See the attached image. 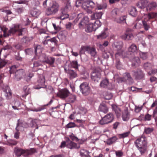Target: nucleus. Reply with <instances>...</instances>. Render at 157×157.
Masks as SVG:
<instances>
[{"mask_svg":"<svg viewBox=\"0 0 157 157\" xmlns=\"http://www.w3.org/2000/svg\"><path fill=\"white\" fill-rule=\"evenodd\" d=\"M25 75L24 71L22 69L17 70L15 73V78L17 80H20Z\"/></svg>","mask_w":157,"mask_h":157,"instance_id":"6ab92c4d","label":"nucleus"},{"mask_svg":"<svg viewBox=\"0 0 157 157\" xmlns=\"http://www.w3.org/2000/svg\"><path fill=\"white\" fill-rule=\"evenodd\" d=\"M19 126V123H17V126L16 128V129L17 131V132L15 133L14 135V137L16 139H18L19 138V132H18L19 129H17V127Z\"/></svg>","mask_w":157,"mask_h":157,"instance_id":"8fccbe9b","label":"nucleus"},{"mask_svg":"<svg viewBox=\"0 0 157 157\" xmlns=\"http://www.w3.org/2000/svg\"><path fill=\"white\" fill-rule=\"evenodd\" d=\"M25 30V28L20 29L19 25H15L13 27H12L10 29L8 33H6L5 30H4L3 31V35L4 37H6L7 36H9L10 35L13 34L16 32H17L18 33V36H21L22 35V32L23 31V30Z\"/></svg>","mask_w":157,"mask_h":157,"instance_id":"39448f33","label":"nucleus"},{"mask_svg":"<svg viewBox=\"0 0 157 157\" xmlns=\"http://www.w3.org/2000/svg\"><path fill=\"white\" fill-rule=\"evenodd\" d=\"M41 64L39 61H36L34 62L33 63V67H37L40 66Z\"/></svg>","mask_w":157,"mask_h":157,"instance_id":"680f3d73","label":"nucleus"},{"mask_svg":"<svg viewBox=\"0 0 157 157\" xmlns=\"http://www.w3.org/2000/svg\"><path fill=\"white\" fill-rule=\"evenodd\" d=\"M125 77V78H126L128 80H129L130 81H131L132 80V78L130 74L129 73H126Z\"/></svg>","mask_w":157,"mask_h":157,"instance_id":"052dcab7","label":"nucleus"},{"mask_svg":"<svg viewBox=\"0 0 157 157\" xmlns=\"http://www.w3.org/2000/svg\"><path fill=\"white\" fill-rule=\"evenodd\" d=\"M113 110L115 111L117 117H119L121 115V109L116 105L112 106Z\"/></svg>","mask_w":157,"mask_h":157,"instance_id":"393cba45","label":"nucleus"},{"mask_svg":"<svg viewBox=\"0 0 157 157\" xmlns=\"http://www.w3.org/2000/svg\"><path fill=\"white\" fill-rule=\"evenodd\" d=\"M4 91L6 93V96L8 98H10L11 96V92L9 87L8 86H6L4 88Z\"/></svg>","mask_w":157,"mask_h":157,"instance_id":"473e14b6","label":"nucleus"},{"mask_svg":"<svg viewBox=\"0 0 157 157\" xmlns=\"http://www.w3.org/2000/svg\"><path fill=\"white\" fill-rule=\"evenodd\" d=\"M140 24H138L137 23H136L135 24L133 28L134 29H139L140 28Z\"/></svg>","mask_w":157,"mask_h":157,"instance_id":"774afa93","label":"nucleus"},{"mask_svg":"<svg viewBox=\"0 0 157 157\" xmlns=\"http://www.w3.org/2000/svg\"><path fill=\"white\" fill-rule=\"evenodd\" d=\"M14 152L17 156L20 157L21 155H24L25 156V150L23 149L20 148L15 147L14 149Z\"/></svg>","mask_w":157,"mask_h":157,"instance_id":"a211bd4d","label":"nucleus"},{"mask_svg":"<svg viewBox=\"0 0 157 157\" xmlns=\"http://www.w3.org/2000/svg\"><path fill=\"white\" fill-rule=\"evenodd\" d=\"M59 5L55 1H52L50 6L46 10L45 14L47 16L54 15L57 13L59 10Z\"/></svg>","mask_w":157,"mask_h":157,"instance_id":"7ed1b4c3","label":"nucleus"},{"mask_svg":"<svg viewBox=\"0 0 157 157\" xmlns=\"http://www.w3.org/2000/svg\"><path fill=\"white\" fill-rule=\"evenodd\" d=\"M108 36V35L105 31L102 32L100 34L97 35L98 39H103L106 38Z\"/></svg>","mask_w":157,"mask_h":157,"instance_id":"e433bc0d","label":"nucleus"},{"mask_svg":"<svg viewBox=\"0 0 157 157\" xmlns=\"http://www.w3.org/2000/svg\"><path fill=\"white\" fill-rule=\"evenodd\" d=\"M107 6L106 4L103 5H100L97 6V8L95 9L96 10H103L106 8Z\"/></svg>","mask_w":157,"mask_h":157,"instance_id":"09e8293b","label":"nucleus"},{"mask_svg":"<svg viewBox=\"0 0 157 157\" xmlns=\"http://www.w3.org/2000/svg\"><path fill=\"white\" fill-rule=\"evenodd\" d=\"M95 6V4L92 1L87 0L85 1L82 5V7L85 10H90L94 8Z\"/></svg>","mask_w":157,"mask_h":157,"instance_id":"ddd939ff","label":"nucleus"},{"mask_svg":"<svg viewBox=\"0 0 157 157\" xmlns=\"http://www.w3.org/2000/svg\"><path fill=\"white\" fill-rule=\"evenodd\" d=\"M126 17L125 16H124L120 17L119 18L116 19L117 22L118 23H121L125 21Z\"/></svg>","mask_w":157,"mask_h":157,"instance_id":"49530a36","label":"nucleus"},{"mask_svg":"<svg viewBox=\"0 0 157 157\" xmlns=\"http://www.w3.org/2000/svg\"><path fill=\"white\" fill-rule=\"evenodd\" d=\"M76 96L74 95L71 94L68 96L67 99V101L70 103L74 102L76 100Z\"/></svg>","mask_w":157,"mask_h":157,"instance_id":"c756f323","label":"nucleus"},{"mask_svg":"<svg viewBox=\"0 0 157 157\" xmlns=\"http://www.w3.org/2000/svg\"><path fill=\"white\" fill-rule=\"evenodd\" d=\"M114 117L113 114L111 113H109L105 116L99 121V123L101 125L108 124L112 122L113 120Z\"/></svg>","mask_w":157,"mask_h":157,"instance_id":"1a4fd4ad","label":"nucleus"},{"mask_svg":"<svg viewBox=\"0 0 157 157\" xmlns=\"http://www.w3.org/2000/svg\"><path fill=\"white\" fill-rule=\"evenodd\" d=\"M67 142L65 141H63L62 142L60 145L59 146V147L60 148H62L64 147L65 146L66 147Z\"/></svg>","mask_w":157,"mask_h":157,"instance_id":"0e129e2a","label":"nucleus"},{"mask_svg":"<svg viewBox=\"0 0 157 157\" xmlns=\"http://www.w3.org/2000/svg\"><path fill=\"white\" fill-rule=\"evenodd\" d=\"M38 87H36V89H39L40 88H45L46 87L45 85V79L43 75L40 76V78L37 81Z\"/></svg>","mask_w":157,"mask_h":157,"instance_id":"2eb2a0df","label":"nucleus"},{"mask_svg":"<svg viewBox=\"0 0 157 157\" xmlns=\"http://www.w3.org/2000/svg\"><path fill=\"white\" fill-rule=\"evenodd\" d=\"M101 25V24L100 21L98 20H97L95 21L94 24L90 23L87 25L85 29V31L87 33L91 32L94 30L95 31Z\"/></svg>","mask_w":157,"mask_h":157,"instance_id":"0eeeda50","label":"nucleus"},{"mask_svg":"<svg viewBox=\"0 0 157 157\" xmlns=\"http://www.w3.org/2000/svg\"><path fill=\"white\" fill-rule=\"evenodd\" d=\"M70 93L67 89L64 88L59 90L57 93V95L60 98L65 99L69 96Z\"/></svg>","mask_w":157,"mask_h":157,"instance_id":"9b49d317","label":"nucleus"},{"mask_svg":"<svg viewBox=\"0 0 157 157\" xmlns=\"http://www.w3.org/2000/svg\"><path fill=\"white\" fill-rule=\"evenodd\" d=\"M117 139V138L116 136H113L107 140L106 144L109 145H111L115 143Z\"/></svg>","mask_w":157,"mask_h":157,"instance_id":"72a5a7b5","label":"nucleus"},{"mask_svg":"<svg viewBox=\"0 0 157 157\" xmlns=\"http://www.w3.org/2000/svg\"><path fill=\"white\" fill-rule=\"evenodd\" d=\"M136 147L141 155L144 154L147 149V143L146 139L143 136L138 138L134 142Z\"/></svg>","mask_w":157,"mask_h":157,"instance_id":"f257e3e1","label":"nucleus"},{"mask_svg":"<svg viewBox=\"0 0 157 157\" xmlns=\"http://www.w3.org/2000/svg\"><path fill=\"white\" fill-rule=\"evenodd\" d=\"M98 110L99 111L105 113L108 112V109L106 105L105 104H102L100 105Z\"/></svg>","mask_w":157,"mask_h":157,"instance_id":"a878e982","label":"nucleus"},{"mask_svg":"<svg viewBox=\"0 0 157 157\" xmlns=\"http://www.w3.org/2000/svg\"><path fill=\"white\" fill-rule=\"evenodd\" d=\"M25 157L28 156L30 155H32L36 152V149L34 148H31L30 149L25 150Z\"/></svg>","mask_w":157,"mask_h":157,"instance_id":"c85d7f7f","label":"nucleus"},{"mask_svg":"<svg viewBox=\"0 0 157 157\" xmlns=\"http://www.w3.org/2000/svg\"><path fill=\"white\" fill-rule=\"evenodd\" d=\"M121 37L123 40H128L132 39L133 37V35L131 30L128 29L121 36Z\"/></svg>","mask_w":157,"mask_h":157,"instance_id":"f8f14e48","label":"nucleus"},{"mask_svg":"<svg viewBox=\"0 0 157 157\" xmlns=\"http://www.w3.org/2000/svg\"><path fill=\"white\" fill-rule=\"evenodd\" d=\"M101 75V74L99 71L95 70L92 73L91 78L94 82H98L100 78Z\"/></svg>","mask_w":157,"mask_h":157,"instance_id":"dca6fc26","label":"nucleus"},{"mask_svg":"<svg viewBox=\"0 0 157 157\" xmlns=\"http://www.w3.org/2000/svg\"><path fill=\"white\" fill-rule=\"evenodd\" d=\"M139 54L141 58L143 60L146 59L147 58V52H140Z\"/></svg>","mask_w":157,"mask_h":157,"instance_id":"79ce46f5","label":"nucleus"},{"mask_svg":"<svg viewBox=\"0 0 157 157\" xmlns=\"http://www.w3.org/2000/svg\"><path fill=\"white\" fill-rule=\"evenodd\" d=\"M154 130V128L152 127H145L144 130V133L146 134L151 133Z\"/></svg>","mask_w":157,"mask_h":157,"instance_id":"4c0bfd02","label":"nucleus"},{"mask_svg":"<svg viewBox=\"0 0 157 157\" xmlns=\"http://www.w3.org/2000/svg\"><path fill=\"white\" fill-rule=\"evenodd\" d=\"M16 67L15 65L13 66L10 67V74L13 73L15 72H16Z\"/></svg>","mask_w":157,"mask_h":157,"instance_id":"864d4df0","label":"nucleus"},{"mask_svg":"<svg viewBox=\"0 0 157 157\" xmlns=\"http://www.w3.org/2000/svg\"><path fill=\"white\" fill-rule=\"evenodd\" d=\"M115 154L117 157H121L123 155V152L121 151H116Z\"/></svg>","mask_w":157,"mask_h":157,"instance_id":"5fc2aeb1","label":"nucleus"},{"mask_svg":"<svg viewBox=\"0 0 157 157\" xmlns=\"http://www.w3.org/2000/svg\"><path fill=\"white\" fill-rule=\"evenodd\" d=\"M76 126L75 123L72 122H70L65 126V128H72L75 127Z\"/></svg>","mask_w":157,"mask_h":157,"instance_id":"de8ad7c7","label":"nucleus"},{"mask_svg":"<svg viewBox=\"0 0 157 157\" xmlns=\"http://www.w3.org/2000/svg\"><path fill=\"white\" fill-rule=\"evenodd\" d=\"M69 136L72 141L75 140L76 142H78L79 140L78 139L77 137L75 136L73 133H72Z\"/></svg>","mask_w":157,"mask_h":157,"instance_id":"3c124183","label":"nucleus"},{"mask_svg":"<svg viewBox=\"0 0 157 157\" xmlns=\"http://www.w3.org/2000/svg\"><path fill=\"white\" fill-rule=\"evenodd\" d=\"M89 22V18L87 17H84L81 20L78 25L80 28H83L85 26L88 25Z\"/></svg>","mask_w":157,"mask_h":157,"instance_id":"aec40b11","label":"nucleus"},{"mask_svg":"<svg viewBox=\"0 0 157 157\" xmlns=\"http://www.w3.org/2000/svg\"><path fill=\"white\" fill-rule=\"evenodd\" d=\"M78 62L76 61H73L70 62V63L68 65V67L70 68H74L76 69H78Z\"/></svg>","mask_w":157,"mask_h":157,"instance_id":"7c9ffc66","label":"nucleus"},{"mask_svg":"<svg viewBox=\"0 0 157 157\" xmlns=\"http://www.w3.org/2000/svg\"><path fill=\"white\" fill-rule=\"evenodd\" d=\"M128 50L130 54L132 55V58L131 59H132V66H139L140 63V60L138 57L135 56V54L137 52V46L135 44H132L129 47Z\"/></svg>","mask_w":157,"mask_h":157,"instance_id":"f03ea898","label":"nucleus"},{"mask_svg":"<svg viewBox=\"0 0 157 157\" xmlns=\"http://www.w3.org/2000/svg\"><path fill=\"white\" fill-rule=\"evenodd\" d=\"M71 8L70 4L67 3L65 6L62 7L60 9L59 16L58 17V18L62 20L68 18L69 15L67 13L68 10Z\"/></svg>","mask_w":157,"mask_h":157,"instance_id":"423d86ee","label":"nucleus"},{"mask_svg":"<svg viewBox=\"0 0 157 157\" xmlns=\"http://www.w3.org/2000/svg\"><path fill=\"white\" fill-rule=\"evenodd\" d=\"M142 23L144 30L146 31L148 30L150 28V25L147 24V21L144 20L142 21Z\"/></svg>","mask_w":157,"mask_h":157,"instance_id":"c03bdc74","label":"nucleus"},{"mask_svg":"<svg viewBox=\"0 0 157 157\" xmlns=\"http://www.w3.org/2000/svg\"><path fill=\"white\" fill-rule=\"evenodd\" d=\"M103 13L102 12H96L91 15V19L94 20L101 18Z\"/></svg>","mask_w":157,"mask_h":157,"instance_id":"b1692460","label":"nucleus"},{"mask_svg":"<svg viewBox=\"0 0 157 157\" xmlns=\"http://www.w3.org/2000/svg\"><path fill=\"white\" fill-rule=\"evenodd\" d=\"M66 147L68 148L72 149H78L80 147L79 145L71 141L70 139L68 138L66 140Z\"/></svg>","mask_w":157,"mask_h":157,"instance_id":"4468645a","label":"nucleus"},{"mask_svg":"<svg viewBox=\"0 0 157 157\" xmlns=\"http://www.w3.org/2000/svg\"><path fill=\"white\" fill-rule=\"evenodd\" d=\"M48 41H49L52 43H54L55 45L56 44L57 42V40L55 37H53L51 39L48 40Z\"/></svg>","mask_w":157,"mask_h":157,"instance_id":"bf43d9fd","label":"nucleus"},{"mask_svg":"<svg viewBox=\"0 0 157 157\" xmlns=\"http://www.w3.org/2000/svg\"><path fill=\"white\" fill-rule=\"evenodd\" d=\"M80 91L84 95H88L90 93V90L88 84L86 82H84L80 86Z\"/></svg>","mask_w":157,"mask_h":157,"instance_id":"9d476101","label":"nucleus"},{"mask_svg":"<svg viewBox=\"0 0 157 157\" xmlns=\"http://www.w3.org/2000/svg\"><path fill=\"white\" fill-rule=\"evenodd\" d=\"M152 66V65L151 63H145L144 65V67L147 71L150 70Z\"/></svg>","mask_w":157,"mask_h":157,"instance_id":"ea45409f","label":"nucleus"},{"mask_svg":"<svg viewBox=\"0 0 157 157\" xmlns=\"http://www.w3.org/2000/svg\"><path fill=\"white\" fill-rule=\"evenodd\" d=\"M130 14L133 17L136 16L137 14V12L136 8L134 7L131 8L129 11Z\"/></svg>","mask_w":157,"mask_h":157,"instance_id":"c9c22d12","label":"nucleus"},{"mask_svg":"<svg viewBox=\"0 0 157 157\" xmlns=\"http://www.w3.org/2000/svg\"><path fill=\"white\" fill-rule=\"evenodd\" d=\"M123 47V43L122 42L116 43L114 44L113 47L115 50L117 51L115 53L116 57L118 56H122L124 51L122 48Z\"/></svg>","mask_w":157,"mask_h":157,"instance_id":"6e6552de","label":"nucleus"},{"mask_svg":"<svg viewBox=\"0 0 157 157\" xmlns=\"http://www.w3.org/2000/svg\"><path fill=\"white\" fill-rule=\"evenodd\" d=\"M90 152L87 150L82 148L79 151L80 155L81 157H90Z\"/></svg>","mask_w":157,"mask_h":157,"instance_id":"4be33fe9","label":"nucleus"},{"mask_svg":"<svg viewBox=\"0 0 157 157\" xmlns=\"http://www.w3.org/2000/svg\"><path fill=\"white\" fill-rule=\"evenodd\" d=\"M130 132L129 131H128L125 132L120 134L119 135V138H121L126 137L130 134Z\"/></svg>","mask_w":157,"mask_h":157,"instance_id":"37998d69","label":"nucleus"},{"mask_svg":"<svg viewBox=\"0 0 157 157\" xmlns=\"http://www.w3.org/2000/svg\"><path fill=\"white\" fill-rule=\"evenodd\" d=\"M147 17L148 20L155 19L157 17V13L152 12L149 13L147 14Z\"/></svg>","mask_w":157,"mask_h":157,"instance_id":"f704fd0d","label":"nucleus"},{"mask_svg":"<svg viewBox=\"0 0 157 157\" xmlns=\"http://www.w3.org/2000/svg\"><path fill=\"white\" fill-rule=\"evenodd\" d=\"M29 1L26 0H19L15 2V3L19 4H24L28 5Z\"/></svg>","mask_w":157,"mask_h":157,"instance_id":"a18cd8bd","label":"nucleus"},{"mask_svg":"<svg viewBox=\"0 0 157 157\" xmlns=\"http://www.w3.org/2000/svg\"><path fill=\"white\" fill-rule=\"evenodd\" d=\"M35 54L36 55L41 53L42 51V48H41L40 45H37L35 49Z\"/></svg>","mask_w":157,"mask_h":157,"instance_id":"a19ab883","label":"nucleus"},{"mask_svg":"<svg viewBox=\"0 0 157 157\" xmlns=\"http://www.w3.org/2000/svg\"><path fill=\"white\" fill-rule=\"evenodd\" d=\"M25 9L23 7H20L17 9L16 11L19 14L22 13L24 11Z\"/></svg>","mask_w":157,"mask_h":157,"instance_id":"4d7b16f0","label":"nucleus"},{"mask_svg":"<svg viewBox=\"0 0 157 157\" xmlns=\"http://www.w3.org/2000/svg\"><path fill=\"white\" fill-rule=\"evenodd\" d=\"M109 84V81L107 79H105L103 80L100 83V85L101 87L105 88Z\"/></svg>","mask_w":157,"mask_h":157,"instance_id":"58836bf2","label":"nucleus"},{"mask_svg":"<svg viewBox=\"0 0 157 157\" xmlns=\"http://www.w3.org/2000/svg\"><path fill=\"white\" fill-rule=\"evenodd\" d=\"M55 61V58L53 57H48L45 58L44 62L51 65L53 64Z\"/></svg>","mask_w":157,"mask_h":157,"instance_id":"cd10ccee","label":"nucleus"},{"mask_svg":"<svg viewBox=\"0 0 157 157\" xmlns=\"http://www.w3.org/2000/svg\"><path fill=\"white\" fill-rule=\"evenodd\" d=\"M157 72V70L156 69H153L151 72H149L148 73L149 75H151L152 74H155Z\"/></svg>","mask_w":157,"mask_h":157,"instance_id":"69168bd1","label":"nucleus"},{"mask_svg":"<svg viewBox=\"0 0 157 157\" xmlns=\"http://www.w3.org/2000/svg\"><path fill=\"white\" fill-rule=\"evenodd\" d=\"M152 116L151 115L149 114L148 113H147L145 115L144 117V120L145 121H150L151 119Z\"/></svg>","mask_w":157,"mask_h":157,"instance_id":"6e6d98bb","label":"nucleus"},{"mask_svg":"<svg viewBox=\"0 0 157 157\" xmlns=\"http://www.w3.org/2000/svg\"><path fill=\"white\" fill-rule=\"evenodd\" d=\"M122 117L123 120L125 121H127L129 119V114L127 109H124L122 112Z\"/></svg>","mask_w":157,"mask_h":157,"instance_id":"5701e85b","label":"nucleus"},{"mask_svg":"<svg viewBox=\"0 0 157 157\" xmlns=\"http://www.w3.org/2000/svg\"><path fill=\"white\" fill-rule=\"evenodd\" d=\"M72 25V24L71 22H68V23L66 24V27L67 30H70L71 29V26Z\"/></svg>","mask_w":157,"mask_h":157,"instance_id":"13d9d810","label":"nucleus"},{"mask_svg":"<svg viewBox=\"0 0 157 157\" xmlns=\"http://www.w3.org/2000/svg\"><path fill=\"white\" fill-rule=\"evenodd\" d=\"M83 1L84 0H77L75 2L76 6L78 7L81 6H82V5L84 2Z\"/></svg>","mask_w":157,"mask_h":157,"instance_id":"603ef678","label":"nucleus"},{"mask_svg":"<svg viewBox=\"0 0 157 157\" xmlns=\"http://www.w3.org/2000/svg\"><path fill=\"white\" fill-rule=\"evenodd\" d=\"M40 10L37 9H34L30 12L31 14L33 16L37 17L40 14Z\"/></svg>","mask_w":157,"mask_h":157,"instance_id":"bb28decb","label":"nucleus"},{"mask_svg":"<svg viewBox=\"0 0 157 157\" xmlns=\"http://www.w3.org/2000/svg\"><path fill=\"white\" fill-rule=\"evenodd\" d=\"M33 76V75L32 73H30L29 74L28 76H26L27 78H25V80L27 81H29L30 80L31 78Z\"/></svg>","mask_w":157,"mask_h":157,"instance_id":"e2e57ef3","label":"nucleus"},{"mask_svg":"<svg viewBox=\"0 0 157 157\" xmlns=\"http://www.w3.org/2000/svg\"><path fill=\"white\" fill-rule=\"evenodd\" d=\"M66 72L69 75V78L71 79L76 78L78 76V74L76 72L73 70L68 69L64 68Z\"/></svg>","mask_w":157,"mask_h":157,"instance_id":"412c9836","label":"nucleus"},{"mask_svg":"<svg viewBox=\"0 0 157 157\" xmlns=\"http://www.w3.org/2000/svg\"><path fill=\"white\" fill-rule=\"evenodd\" d=\"M157 4L155 2L149 3L147 7V10L151 11L154 10L157 6Z\"/></svg>","mask_w":157,"mask_h":157,"instance_id":"2f4dec72","label":"nucleus"},{"mask_svg":"<svg viewBox=\"0 0 157 157\" xmlns=\"http://www.w3.org/2000/svg\"><path fill=\"white\" fill-rule=\"evenodd\" d=\"M132 74L135 77L136 79H141L144 77V74L140 69H138L136 71H132Z\"/></svg>","mask_w":157,"mask_h":157,"instance_id":"f3484780","label":"nucleus"},{"mask_svg":"<svg viewBox=\"0 0 157 157\" xmlns=\"http://www.w3.org/2000/svg\"><path fill=\"white\" fill-rule=\"evenodd\" d=\"M85 52H86L91 56L94 58L96 57L97 52L95 48L90 46H82L80 51V54H83Z\"/></svg>","mask_w":157,"mask_h":157,"instance_id":"20e7f679","label":"nucleus"},{"mask_svg":"<svg viewBox=\"0 0 157 157\" xmlns=\"http://www.w3.org/2000/svg\"><path fill=\"white\" fill-rule=\"evenodd\" d=\"M28 39L27 37L25 36L21 39V41L22 42L26 43L27 42Z\"/></svg>","mask_w":157,"mask_h":157,"instance_id":"338daca9","label":"nucleus"}]
</instances>
